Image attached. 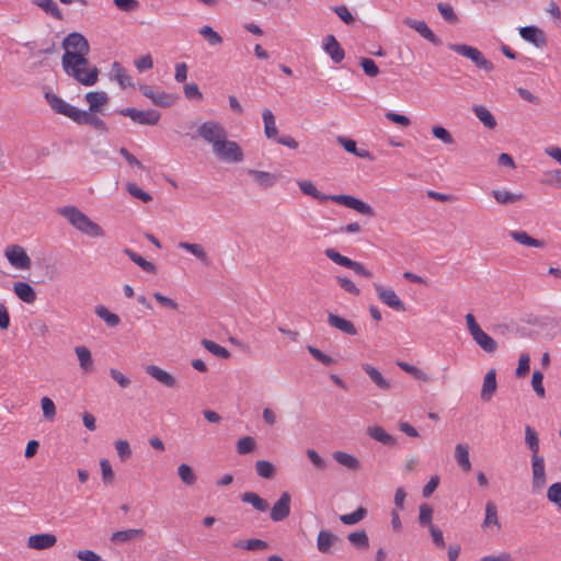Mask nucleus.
<instances>
[{
    "label": "nucleus",
    "mask_w": 561,
    "mask_h": 561,
    "mask_svg": "<svg viewBox=\"0 0 561 561\" xmlns=\"http://www.w3.org/2000/svg\"><path fill=\"white\" fill-rule=\"evenodd\" d=\"M123 116L129 117L139 125H157L160 121V113L156 110L139 111L135 107H125L118 111Z\"/></svg>",
    "instance_id": "0eeeda50"
},
{
    "label": "nucleus",
    "mask_w": 561,
    "mask_h": 561,
    "mask_svg": "<svg viewBox=\"0 0 561 561\" xmlns=\"http://www.w3.org/2000/svg\"><path fill=\"white\" fill-rule=\"evenodd\" d=\"M492 196L499 204L502 205L514 204L524 198V195L522 193H511L505 190H493Z\"/></svg>",
    "instance_id": "58836bf2"
},
{
    "label": "nucleus",
    "mask_w": 561,
    "mask_h": 561,
    "mask_svg": "<svg viewBox=\"0 0 561 561\" xmlns=\"http://www.w3.org/2000/svg\"><path fill=\"white\" fill-rule=\"evenodd\" d=\"M336 279V283L339 284V286L344 289L346 293H350L354 296H358L359 295V289L356 287V285L347 277H344V276H336L335 277Z\"/></svg>",
    "instance_id": "774afa93"
},
{
    "label": "nucleus",
    "mask_w": 561,
    "mask_h": 561,
    "mask_svg": "<svg viewBox=\"0 0 561 561\" xmlns=\"http://www.w3.org/2000/svg\"><path fill=\"white\" fill-rule=\"evenodd\" d=\"M324 254L328 259L333 261L335 264L347 267L351 264V259L347 256L342 255L333 248H328L324 251Z\"/></svg>",
    "instance_id": "e2e57ef3"
},
{
    "label": "nucleus",
    "mask_w": 561,
    "mask_h": 561,
    "mask_svg": "<svg viewBox=\"0 0 561 561\" xmlns=\"http://www.w3.org/2000/svg\"><path fill=\"white\" fill-rule=\"evenodd\" d=\"M340 541L339 536L331 533L330 530L322 529L319 531L317 537V548L319 552L323 554L331 553L332 547Z\"/></svg>",
    "instance_id": "412c9836"
},
{
    "label": "nucleus",
    "mask_w": 561,
    "mask_h": 561,
    "mask_svg": "<svg viewBox=\"0 0 561 561\" xmlns=\"http://www.w3.org/2000/svg\"><path fill=\"white\" fill-rule=\"evenodd\" d=\"M290 494L283 492L277 502L271 508L270 517L273 522H282L290 514Z\"/></svg>",
    "instance_id": "ddd939ff"
},
{
    "label": "nucleus",
    "mask_w": 561,
    "mask_h": 561,
    "mask_svg": "<svg viewBox=\"0 0 561 561\" xmlns=\"http://www.w3.org/2000/svg\"><path fill=\"white\" fill-rule=\"evenodd\" d=\"M145 535H146V533L141 528L117 530L112 534L111 541L114 543H125V542H128L131 540L142 539L145 537Z\"/></svg>",
    "instance_id": "393cba45"
},
{
    "label": "nucleus",
    "mask_w": 561,
    "mask_h": 561,
    "mask_svg": "<svg viewBox=\"0 0 561 561\" xmlns=\"http://www.w3.org/2000/svg\"><path fill=\"white\" fill-rule=\"evenodd\" d=\"M140 92L144 96L150 99L156 105L168 107L174 104L175 96L165 92H154L149 85H140Z\"/></svg>",
    "instance_id": "dca6fc26"
},
{
    "label": "nucleus",
    "mask_w": 561,
    "mask_h": 561,
    "mask_svg": "<svg viewBox=\"0 0 561 561\" xmlns=\"http://www.w3.org/2000/svg\"><path fill=\"white\" fill-rule=\"evenodd\" d=\"M375 290L378 298L389 308L396 311H405L403 301L398 297L396 291L391 288H386L379 284H375Z\"/></svg>",
    "instance_id": "f8f14e48"
},
{
    "label": "nucleus",
    "mask_w": 561,
    "mask_h": 561,
    "mask_svg": "<svg viewBox=\"0 0 561 561\" xmlns=\"http://www.w3.org/2000/svg\"><path fill=\"white\" fill-rule=\"evenodd\" d=\"M262 118L264 123V135L267 139H276L278 130L275 123V116L268 108H264L262 112Z\"/></svg>",
    "instance_id": "72a5a7b5"
},
{
    "label": "nucleus",
    "mask_w": 561,
    "mask_h": 561,
    "mask_svg": "<svg viewBox=\"0 0 561 561\" xmlns=\"http://www.w3.org/2000/svg\"><path fill=\"white\" fill-rule=\"evenodd\" d=\"M46 100L56 113L61 114L73 122L76 121L78 113L80 111L79 108L72 106L71 104L67 103L61 98L53 93H46Z\"/></svg>",
    "instance_id": "9b49d317"
},
{
    "label": "nucleus",
    "mask_w": 561,
    "mask_h": 561,
    "mask_svg": "<svg viewBox=\"0 0 561 561\" xmlns=\"http://www.w3.org/2000/svg\"><path fill=\"white\" fill-rule=\"evenodd\" d=\"M75 123L78 125H89L101 133H107L108 130L105 122L92 112L80 110Z\"/></svg>",
    "instance_id": "f3484780"
},
{
    "label": "nucleus",
    "mask_w": 561,
    "mask_h": 561,
    "mask_svg": "<svg viewBox=\"0 0 561 561\" xmlns=\"http://www.w3.org/2000/svg\"><path fill=\"white\" fill-rule=\"evenodd\" d=\"M178 474L182 482L186 485H193L196 482V476L193 472V469L186 463L179 466Z\"/></svg>",
    "instance_id": "6e6d98bb"
},
{
    "label": "nucleus",
    "mask_w": 561,
    "mask_h": 561,
    "mask_svg": "<svg viewBox=\"0 0 561 561\" xmlns=\"http://www.w3.org/2000/svg\"><path fill=\"white\" fill-rule=\"evenodd\" d=\"M359 65L368 77H376L380 72L378 66L371 58L362 57L359 59Z\"/></svg>",
    "instance_id": "69168bd1"
},
{
    "label": "nucleus",
    "mask_w": 561,
    "mask_h": 561,
    "mask_svg": "<svg viewBox=\"0 0 561 561\" xmlns=\"http://www.w3.org/2000/svg\"><path fill=\"white\" fill-rule=\"evenodd\" d=\"M519 35L523 39L533 43L536 47H543L547 43L543 32L533 25L520 27Z\"/></svg>",
    "instance_id": "4be33fe9"
},
{
    "label": "nucleus",
    "mask_w": 561,
    "mask_h": 561,
    "mask_svg": "<svg viewBox=\"0 0 561 561\" xmlns=\"http://www.w3.org/2000/svg\"><path fill=\"white\" fill-rule=\"evenodd\" d=\"M448 48L458 55L470 59L477 68L490 72L494 69V65L484 57V55L476 47L467 44H448Z\"/></svg>",
    "instance_id": "20e7f679"
},
{
    "label": "nucleus",
    "mask_w": 561,
    "mask_h": 561,
    "mask_svg": "<svg viewBox=\"0 0 561 561\" xmlns=\"http://www.w3.org/2000/svg\"><path fill=\"white\" fill-rule=\"evenodd\" d=\"M404 25L416 31L422 37L427 39L430 43L438 46L442 44V39L434 34V32L427 26L424 21L415 20L412 18H405L403 20Z\"/></svg>",
    "instance_id": "4468645a"
},
{
    "label": "nucleus",
    "mask_w": 561,
    "mask_h": 561,
    "mask_svg": "<svg viewBox=\"0 0 561 561\" xmlns=\"http://www.w3.org/2000/svg\"><path fill=\"white\" fill-rule=\"evenodd\" d=\"M492 525H495L499 528L501 527L497 517V507L492 501H489L485 504V518L483 522V527H490Z\"/></svg>",
    "instance_id": "de8ad7c7"
},
{
    "label": "nucleus",
    "mask_w": 561,
    "mask_h": 561,
    "mask_svg": "<svg viewBox=\"0 0 561 561\" xmlns=\"http://www.w3.org/2000/svg\"><path fill=\"white\" fill-rule=\"evenodd\" d=\"M496 390V374L494 369H490L483 379L481 389V399L483 401H490Z\"/></svg>",
    "instance_id": "c756f323"
},
{
    "label": "nucleus",
    "mask_w": 561,
    "mask_h": 561,
    "mask_svg": "<svg viewBox=\"0 0 561 561\" xmlns=\"http://www.w3.org/2000/svg\"><path fill=\"white\" fill-rule=\"evenodd\" d=\"M367 435L373 439L383 444L385 446L393 447L397 445V439L392 435L388 434L383 427L374 425L367 427Z\"/></svg>",
    "instance_id": "a878e982"
},
{
    "label": "nucleus",
    "mask_w": 561,
    "mask_h": 561,
    "mask_svg": "<svg viewBox=\"0 0 561 561\" xmlns=\"http://www.w3.org/2000/svg\"><path fill=\"white\" fill-rule=\"evenodd\" d=\"M13 290L23 302L33 304L36 300V293L28 283L16 282L13 285Z\"/></svg>",
    "instance_id": "c85d7f7f"
},
{
    "label": "nucleus",
    "mask_w": 561,
    "mask_h": 561,
    "mask_svg": "<svg viewBox=\"0 0 561 561\" xmlns=\"http://www.w3.org/2000/svg\"><path fill=\"white\" fill-rule=\"evenodd\" d=\"M362 369L369 376L370 380L378 389L382 391H389L391 389L390 381L386 379L377 368L370 364H362Z\"/></svg>",
    "instance_id": "b1692460"
},
{
    "label": "nucleus",
    "mask_w": 561,
    "mask_h": 561,
    "mask_svg": "<svg viewBox=\"0 0 561 561\" xmlns=\"http://www.w3.org/2000/svg\"><path fill=\"white\" fill-rule=\"evenodd\" d=\"M88 55L79 54H64L62 68L65 72L73 77L79 83L91 87L98 82L99 69L95 66H90Z\"/></svg>",
    "instance_id": "f03ea898"
},
{
    "label": "nucleus",
    "mask_w": 561,
    "mask_h": 561,
    "mask_svg": "<svg viewBox=\"0 0 561 561\" xmlns=\"http://www.w3.org/2000/svg\"><path fill=\"white\" fill-rule=\"evenodd\" d=\"M533 488L541 489L546 484V471L543 458L539 455H531Z\"/></svg>",
    "instance_id": "a211bd4d"
},
{
    "label": "nucleus",
    "mask_w": 561,
    "mask_h": 561,
    "mask_svg": "<svg viewBox=\"0 0 561 561\" xmlns=\"http://www.w3.org/2000/svg\"><path fill=\"white\" fill-rule=\"evenodd\" d=\"M472 111L485 127H488L489 129H493L496 127V119L485 106L473 105Z\"/></svg>",
    "instance_id": "ea45409f"
},
{
    "label": "nucleus",
    "mask_w": 561,
    "mask_h": 561,
    "mask_svg": "<svg viewBox=\"0 0 561 561\" xmlns=\"http://www.w3.org/2000/svg\"><path fill=\"white\" fill-rule=\"evenodd\" d=\"M397 365L400 369L412 375L417 380H422L425 382H428L431 380V378L428 377V375L425 371H423L422 369H420L409 363L398 362Z\"/></svg>",
    "instance_id": "09e8293b"
},
{
    "label": "nucleus",
    "mask_w": 561,
    "mask_h": 561,
    "mask_svg": "<svg viewBox=\"0 0 561 561\" xmlns=\"http://www.w3.org/2000/svg\"><path fill=\"white\" fill-rule=\"evenodd\" d=\"M126 190L133 197L138 198L144 203H150L152 201V196L138 187L135 183H127Z\"/></svg>",
    "instance_id": "13d9d810"
},
{
    "label": "nucleus",
    "mask_w": 561,
    "mask_h": 561,
    "mask_svg": "<svg viewBox=\"0 0 561 561\" xmlns=\"http://www.w3.org/2000/svg\"><path fill=\"white\" fill-rule=\"evenodd\" d=\"M248 173L252 175L255 182L263 188L274 186L278 180V176L276 174L266 171L248 170Z\"/></svg>",
    "instance_id": "c9c22d12"
},
{
    "label": "nucleus",
    "mask_w": 561,
    "mask_h": 561,
    "mask_svg": "<svg viewBox=\"0 0 561 561\" xmlns=\"http://www.w3.org/2000/svg\"><path fill=\"white\" fill-rule=\"evenodd\" d=\"M58 213L65 217L77 230L91 238L104 237V230L96 222L92 221L76 206H65L58 209Z\"/></svg>",
    "instance_id": "7ed1b4c3"
},
{
    "label": "nucleus",
    "mask_w": 561,
    "mask_h": 561,
    "mask_svg": "<svg viewBox=\"0 0 561 561\" xmlns=\"http://www.w3.org/2000/svg\"><path fill=\"white\" fill-rule=\"evenodd\" d=\"M65 54L89 55L90 45L85 37L77 32L70 33L62 41Z\"/></svg>",
    "instance_id": "6e6552de"
},
{
    "label": "nucleus",
    "mask_w": 561,
    "mask_h": 561,
    "mask_svg": "<svg viewBox=\"0 0 561 561\" xmlns=\"http://www.w3.org/2000/svg\"><path fill=\"white\" fill-rule=\"evenodd\" d=\"M5 257L12 266L20 270H28L32 261L26 251L21 245L8 247L4 251Z\"/></svg>",
    "instance_id": "1a4fd4ad"
},
{
    "label": "nucleus",
    "mask_w": 561,
    "mask_h": 561,
    "mask_svg": "<svg viewBox=\"0 0 561 561\" xmlns=\"http://www.w3.org/2000/svg\"><path fill=\"white\" fill-rule=\"evenodd\" d=\"M114 77L119 83L122 88L133 87L130 76L126 72V70L121 66L119 62L115 61L113 64Z\"/></svg>",
    "instance_id": "3c124183"
},
{
    "label": "nucleus",
    "mask_w": 561,
    "mask_h": 561,
    "mask_svg": "<svg viewBox=\"0 0 561 561\" xmlns=\"http://www.w3.org/2000/svg\"><path fill=\"white\" fill-rule=\"evenodd\" d=\"M179 248L192 253L197 260L201 261V263L203 265H205V266L211 265V261L202 245H199L197 243H190V242L182 241L179 243Z\"/></svg>",
    "instance_id": "cd10ccee"
},
{
    "label": "nucleus",
    "mask_w": 561,
    "mask_h": 561,
    "mask_svg": "<svg viewBox=\"0 0 561 561\" xmlns=\"http://www.w3.org/2000/svg\"><path fill=\"white\" fill-rule=\"evenodd\" d=\"M367 514V510L365 507H358L356 511L350 514H344L340 516V520L344 525H355L365 518Z\"/></svg>",
    "instance_id": "603ef678"
},
{
    "label": "nucleus",
    "mask_w": 561,
    "mask_h": 561,
    "mask_svg": "<svg viewBox=\"0 0 561 561\" xmlns=\"http://www.w3.org/2000/svg\"><path fill=\"white\" fill-rule=\"evenodd\" d=\"M510 237L518 242L519 244L526 245V247H535V248H543L545 241L540 239H535L530 237L526 231L522 230H512L510 231Z\"/></svg>",
    "instance_id": "7c9ffc66"
},
{
    "label": "nucleus",
    "mask_w": 561,
    "mask_h": 561,
    "mask_svg": "<svg viewBox=\"0 0 561 561\" xmlns=\"http://www.w3.org/2000/svg\"><path fill=\"white\" fill-rule=\"evenodd\" d=\"M328 324L347 335H356L357 330L354 323L333 312H328Z\"/></svg>",
    "instance_id": "aec40b11"
},
{
    "label": "nucleus",
    "mask_w": 561,
    "mask_h": 561,
    "mask_svg": "<svg viewBox=\"0 0 561 561\" xmlns=\"http://www.w3.org/2000/svg\"><path fill=\"white\" fill-rule=\"evenodd\" d=\"M198 33L208 42L209 45L216 46L222 43V37L211 26L205 25L199 28Z\"/></svg>",
    "instance_id": "864d4df0"
},
{
    "label": "nucleus",
    "mask_w": 561,
    "mask_h": 561,
    "mask_svg": "<svg viewBox=\"0 0 561 561\" xmlns=\"http://www.w3.org/2000/svg\"><path fill=\"white\" fill-rule=\"evenodd\" d=\"M347 539L358 550H366L369 547V538L365 530L350 533Z\"/></svg>",
    "instance_id": "37998d69"
},
{
    "label": "nucleus",
    "mask_w": 561,
    "mask_h": 561,
    "mask_svg": "<svg viewBox=\"0 0 561 561\" xmlns=\"http://www.w3.org/2000/svg\"><path fill=\"white\" fill-rule=\"evenodd\" d=\"M57 538L53 534H36L28 537L27 546L32 549L44 550L53 547Z\"/></svg>",
    "instance_id": "5701e85b"
},
{
    "label": "nucleus",
    "mask_w": 561,
    "mask_h": 561,
    "mask_svg": "<svg viewBox=\"0 0 561 561\" xmlns=\"http://www.w3.org/2000/svg\"><path fill=\"white\" fill-rule=\"evenodd\" d=\"M307 350L314 359H317L318 362H320L321 364H323L325 366H330L335 363L334 358L324 354L322 351H320L319 348H317L312 345H308Z\"/></svg>",
    "instance_id": "0e129e2a"
},
{
    "label": "nucleus",
    "mask_w": 561,
    "mask_h": 561,
    "mask_svg": "<svg viewBox=\"0 0 561 561\" xmlns=\"http://www.w3.org/2000/svg\"><path fill=\"white\" fill-rule=\"evenodd\" d=\"M420 514H419V522L422 526H427L430 528V525L432 524L433 518V507L427 503H422L419 507Z\"/></svg>",
    "instance_id": "bf43d9fd"
},
{
    "label": "nucleus",
    "mask_w": 561,
    "mask_h": 561,
    "mask_svg": "<svg viewBox=\"0 0 561 561\" xmlns=\"http://www.w3.org/2000/svg\"><path fill=\"white\" fill-rule=\"evenodd\" d=\"M472 339L486 353H494L497 350L496 341L482 329L474 333Z\"/></svg>",
    "instance_id": "2f4dec72"
},
{
    "label": "nucleus",
    "mask_w": 561,
    "mask_h": 561,
    "mask_svg": "<svg viewBox=\"0 0 561 561\" xmlns=\"http://www.w3.org/2000/svg\"><path fill=\"white\" fill-rule=\"evenodd\" d=\"M332 457L337 463L350 470L356 471L360 469V461L351 454L336 450L332 454Z\"/></svg>",
    "instance_id": "473e14b6"
},
{
    "label": "nucleus",
    "mask_w": 561,
    "mask_h": 561,
    "mask_svg": "<svg viewBox=\"0 0 561 561\" xmlns=\"http://www.w3.org/2000/svg\"><path fill=\"white\" fill-rule=\"evenodd\" d=\"M432 134L435 138L439 139L445 145H453L455 142V139L451 136V134L443 126H433Z\"/></svg>",
    "instance_id": "052dcab7"
},
{
    "label": "nucleus",
    "mask_w": 561,
    "mask_h": 561,
    "mask_svg": "<svg viewBox=\"0 0 561 561\" xmlns=\"http://www.w3.org/2000/svg\"><path fill=\"white\" fill-rule=\"evenodd\" d=\"M298 186L305 195H309V196L313 197L314 199L319 201L320 203H323L325 201H332V202L341 204L347 208H351L360 215H364L367 217L376 216V213L370 205H368L367 203L363 202L362 199H359L355 196L346 195V194L328 195V194L321 193L320 191L317 190V187L313 185V183L309 180L299 181Z\"/></svg>",
    "instance_id": "f257e3e1"
},
{
    "label": "nucleus",
    "mask_w": 561,
    "mask_h": 561,
    "mask_svg": "<svg viewBox=\"0 0 561 561\" xmlns=\"http://www.w3.org/2000/svg\"><path fill=\"white\" fill-rule=\"evenodd\" d=\"M46 100L56 113L61 114L73 122L76 121L78 113L80 111L79 108L72 106L71 104L67 103L61 98L53 93H46Z\"/></svg>",
    "instance_id": "9d476101"
},
{
    "label": "nucleus",
    "mask_w": 561,
    "mask_h": 561,
    "mask_svg": "<svg viewBox=\"0 0 561 561\" xmlns=\"http://www.w3.org/2000/svg\"><path fill=\"white\" fill-rule=\"evenodd\" d=\"M455 458L460 468L469 472L471 470V462L469 459V448L467 445L457 444L455 448Z\"/></svg>",
    "instance_id": "a19ab883"
},
{
    "label": "nucleus",
    "mask_w": 561,
    "mask_h": 561,
    "mask_svg": "<svg viewBox=\"0 0 561 561\" xmlns=\"http://www.w3.org/2000/svg\"><path fill=\"white\" fill-rule=\"evenodd\" d=\"M95 313L110 328H115L121 322V319H119V317L116 313L111 312L106 307H104L102 305L95 307Z\"/></svg>",
    "instance_id": "a18cd8bd"
},
{
    "label": "nucleus",
    "mask_w": 561,
    "mask_h": 561,
    "mask_svg": "<svg viewBox=\"0 0 561 561\" xmlns=\"http://www.w3.org/2000/svg\"><path fill=\"white\" fill-rule=\"evenodd\" d=\"M75 352L81 369L84 373H91L93 370V359L90 350L87 346H76Z\"/></svg>",
    "instance_id": "4c0bfd02"
},
{
    "label": "nucleus",
    "mask_w": 561,
    "mask_h": 561,
    "mask_svg": "<svg viewBox=\"0 0 561 561\" xmlns=\"http://www.w3.org/2000/svg\"><path fill=\"white\" fill-rule=\"evenodd\" d=\"M33 4L43 9L47 14L56 20H62L64 15L59 7L54 0H33Z\"/></svg>",
    "instance_id": "79ce46f5"
},
{
    "label": "nucleus",
    "mask_w": 561,
    "mask_h": 561,
    "mask_svg": "<svg viewBox=\"0 0 561 561\" xmlns=\"http://www.w3.org/2000/svg\"><path fill=\"white\" fill-rule=\"evenodd\" d=\"M255 447L256 443L251 436H244L237 442V453L239 455H247L253 451Z\"/></svg>",
    "instance_id": "4d7b16f0"
},
{
    "label": "nucleus",
    "mask_w": 561,
    "mask_h": 561,
    "mask_svg": "<svg viewBox=\"0 0 561 561\" xmlns=\"http://www.w3.org/2000/svg\"><path fill=\"white\" fill-rule=\"evenodd\" d=\"M202 344L209 353H211L213 355H215L217 357H220V358H229L230 357V352L226 347L217 344L216 342H214L211 340L204 339L202 341Z\"/></svg>",
    "instance_id": "8fccbe9b"
},
{
    "label": "nucleus",
    "mask_w": 561,
    "mask_h": 561,
    "mask_svg": "<svg viewBox=\"0 0 561 561\" xmlns=\"http://www.w3.org/2000/svg\"><path fill=\"white\" fill-rule=\"evenodd\" d=\"M197 135L214 148L220 140L227 138V130L218 122L206 121L197 128Z\"/></svg>",
    "instance_id": "423d86ee"
},
{
    "label": "nucleus",
    "mask_w": 561,
    "mask_h": 561,
    "mask_svg": "<svg viewBox=\"0 0 561 561\" xmlns=\"http://www.w3.org/2000/svg\"><path fill=\"white\" fill-rule=\"evenodd\" d=\"M85 101L89 103L88 112L99 113L101 107L108 102V95L104 91L88 92Z\"/></svg>",
    "instance_id": "bb28decb"
},
{
    "label": "nucleus",
    "mask_w": 561,
    "mask_h": 561,
    "mask_svg": "<svg viewBox=\"0 0 561 561\" xmlns=\"http://www.w3.org/2000/svg\"><path fill=\"white\" fill-rule=\"evenodd\" d=\"M236 548L244 549L249 551L265 550L268 548V543L262 539L252 538L248 540H240L233 543Z\"/></svg>",
    "instance_id": "c03bdc74"
},
{
    "label": "nucleus",
    "mask_w": 561,
    "mask_h": 561,
    "mask_svg": "<svg viewBox=\"0 0 561 561\" xmlns=\"http://www.w3.org/2000/svg\"><path fill=\"white\" fill-rule=\"evenodd\" d=\"M323 50L330 56L334 64H340L345 58V50L332 34L324 37Z\"/></svg>",
    "instance_id": "2eb2a0df"
},
{
    "label": "nucleus",
    "mask_w": 561,
    "mask_h": 561,
    "mask_svg": "<svg viewBox=\"0 0 561 561\" xmlns=\"http://www.w3.org/2000/svg\"><path fill=\"white\" fill-rule=\"evenodd\" d=\"M214 154L224 162L239 163L243 161L244 154L238 142L224 138L214 148Z\"/></svg>",
    "instance_id": "39448f33"
},
{
    "label": "nucleus",
    "mask_w": 561,
    "mask_h": 561,
    "mask_svg": "<svg viewBox=\"0 0 561 561\" xmlns=\"http://www.w3.org/2000/svg\"><path fill=\"white\" fill-rule=\"evenodd\" d=\"M146 373L164 387L175 388L178 386L175 377L157 365H148L146 367Z\"/></svg>",
    "instance_id": "6ab92c4d"
},
{
    "label": "nucleus",
    "mask_w": 561,
    "mask_h": 561,
    "mask_svg": "<svg viewBox=\"0 0 561 561\" xmlns=\"http://www.w3.org/2000/svg\"><path fill=\"white\" fill-rule=\"evenodd\" d=\"M255 470L257 476L264 479H272L275 474L274 466L267 460H257L255 462Z\"/></svg>",
    "instance_id": "5fc2aeb1"
},
{
    "label": "nucleus",
    "mask_w": 561,
    "mask_h": 561,
    "mask_svg": "<svg viewBox=\"0 0 561 561\" xmlns=\"http://www.w3.org/2000/svg\"><path fill=\"white\" fill-rule=\"evenodd\" d=\"M124 253L135 263L137 264L142 271L156 274L157 273V266L152 263L144 259L141 255L136 253L135 251L126 248L124 250Z\"/></svg>",
    "instance_id": "e433bc0d"
},
{
    "label": "nucleus",
    "mask_w": 561,
    "mask_h": 561,
    "mask_svg": "<svg viewBox=\"0 0 561 561\" xmlns=\"http://www.w3.org/2000/svg\"><path fill=\"white\" fill-rule=\"evenodd\" d=\"M240 500L243 503H249L260 513H264L268 510V502L261 497L259 494L254 492H244L240 495Z\"/></svg>",
    "instance_id": "f704fd0d"
},
{
    "label": "nucleus",
    "mask_w": 561,
    "mask_h": 561,
    "mask_svg": "<svg viewBox=\"0 0 561 561\" xmlns=\"http://www.w3.org/2000/svg\"><path fill=\"white\" fill-rule=\"evenodd\" d=\"M437 9L439 11V13L442 14V16L449 23H457L458 22V16L457 14L455 13L453 7L448 3H443V2H439L437 4Z\"/></svg>",
    "instance_id": "338daca9"
},
{
    "label": "nucleus",
    "mask_w": 561,
    "mask_h": 561,
    "mask_svg": "<svg viewBox=\"0 0 561 561\" xmlns=\"http://www.w3.org/2000/svg\"><path fill=\"white\" fill-rule=\"evenodd\" d=\"M547 499L561 511V482H556L548 488Z\"/></svg>",
    "instance_id": "680f3d73"
},
{
    "label": "nucleus",
    "mask_w": 561,
    "mask_h": 561,
    "mask_svg": "<svg viewBox=\"0 0 561 561\" xmlns=\"http://www.w3.org/2000/svg\"><path fill=\"white\" fill-rule=\"evenodd\" d=\"M525 443L531 451V455H538L539 453V437L537 432L530 426L525 427Z\"/></svg>",
    "instance_id": "49530a36"
}]
</instances>
